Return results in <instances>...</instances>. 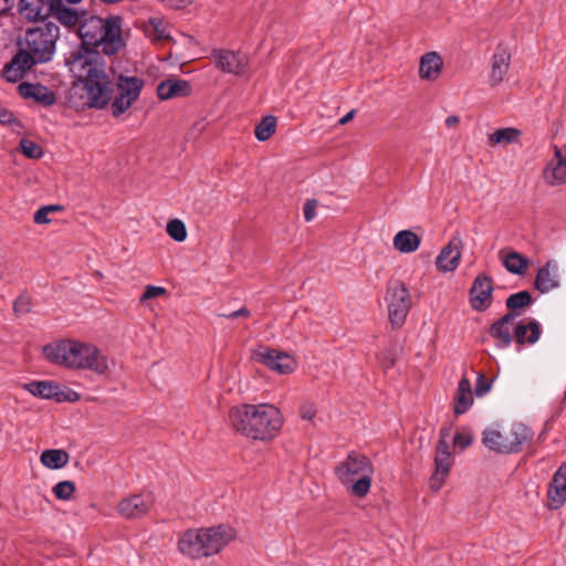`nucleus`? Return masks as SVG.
Here are the masks:
<instances>
[{
    "instance_id": "obj_1",
    "label": "nucleus",
    "mask_w": 566,
    "mask_h": 566,
    "mask_svg": "<svg viewBox=\"0 0 566 566\" xmlns=\"http://www.w3.org/2000/svg\"><path fill=\"white\" fill-rule=\"evenodd\" d=\"M78 33L82 44L65 56V64L73 76L83 82L88 105L104 108L111 102L113 88L96 49L101 48L106 55L116 54L122 49V18L92 15L80 24Z\"/></svg>"
},
{
    "instance_id": "obj_2",
    "label": "nucleus",
    "mask_w": 566,
    "mask_h": 566,
    "mask_svg": "<svg viewBox=\"0 0 566 566\" xmlns=\"http://www.w3.org/2000/svg\"><path fill=\"white\" fill-rule=\"evenodd\" d=\"M229 423L247 438L265 441L277 436L283 426V417L273 405L244 403L229 410Z\"/></svg>"
},
{
    "instance_id": "obj_3",
    "label": "nucleus",
    "mask_w": 566,
    "mask_h": 566,
    "mask_svg": "<svg viewBox=\"0 0 566 566\" xmlns=\"http://www.w3.org/2000/svg\"><path fill=\"white\" fill-rule=\"evenodd\" d=\"M45 358L67 369L92 370L104 375L109 370V360L92 344L72 339L50 343L43 347Z\"/></svg>"
},
{
    "instance_id": "obj_4",
    "label": "nucleus",
    "mask_w": 566,
    "mask_h": 566,
    "mask_svg": "<svg viewBox=\"0 0 566 566\" xmlns=\"http://www.w3.org/2000/svg\"><path fill=\"white\" fill-rule=\"evenodd\" d=\"M334 472L352 496L363 499L369 493L375 470L366 455L355 451L349 452L335 467Z\"/></svg>"
},
{
    "instance_id": "obj_5",
    "label": "nucleus",
    "mask_w": 566,
    "mask_h": 566,
    "mask_svg": "<svg viewBox=\"0 0 566 566\" xmlns=\"http://www.w3.org/2000/svg\"><path fill=\"white\" fill-rule=\"evenodd\" d=\"M59 36L60 30L54 23L30 28L20 40L18 52L25 55L33 65L48 63L54 55Z\"/></svg>"
},
{
    "instance_id": "obj_6",
    "label": "nucleus",
    "mask_w": 566,
    "mask_h": 566,
    "mask_svg": "<svg viewBox=\"0 0 566 566\" xmlns=\"http://www.w3.org/2000/svg\"><path fill=\"white\" fill-rule=\"evenodd\" d=\"M533 431L522 422L510 426L486 428L482 433V443L496 453H517L524 443L531 441Z\"/></svg>"
},
{
    "instance_id": "obj_7",
    "label": "nucleus",
    "mask_w": 566,
    "mask_h": 566,
    "mask_svg": "<svg viewBox=\"0 0 566 566\" xmlns=\"http://www.w3.org/2000/svg\"><path fill=\"white\" fill-rule=\"evenodd\" d=\"M385 301L391 326L394 328L401 327L412 306L411 295L406 284L401 281L390 282L387 286Z\"/></svg>"
},
{
    "instance_id": "obj_8",
    "label": "nucleus",
    "mask_w": 566,
    "mask_h": 566,
    "mask_svg": "<svg viewBox=\"0 0 566 566\" xmlns=\"http://www.w3.org/2000/svg\"><path fill=\"white\" fill-rule=\"evenodd\" d=\"M449 437L450 429L442 428L440 430V438L436 446L434 471L429 480L430 489L434 492L442 488L454 463V459L451 453V446L448 442Z\"/></svg>"
},
{
    "instance_id": "obj_9",
    "label": "nucleus",
    "mask_w": 566,
    "mask_h": 566,
    "mask_svg": "<svg viewBox=\"0 0 566 566\" xmlns=\"http://www.w3.org/2000/svg\"><path fill=\"white\" fill-rule=\"evenodd\" d=\"M145 81L138 76L119 75L116 81V95L112 102V114L120 116L139 98Z\"/></svg>"
},
{
    "instance_id": "obj_10",
    "label": "nucleus",
    "mask_w": 566,
    "mask_h": 566,
    "mask_svg": "<svg viewBox=\"0 0 566 566\" xmlns=\"http://www.w3.org/2000/svg\"><path fill=\"white\" fill-rule=\"evenodd\" d=\"M493 301V280L484 274H479L469 290V302L476 312L488 310Z\"/></svg>"
},
{
    "instance_id": "obj_11",
    "label": "nucleus",
    "mask_w": 566,
    "mask_h": 566,
    "mask_svg": "<svg viewBox=\"0 0 566 566\" xmlns=\"http://www.w3.org/2000/svg\"><path fill=\"white\" fill-rule=\"evenodd\" d=\"M200 530L207 557L218 554L235 538V531L229 525L220 524Z\"/></svg>"
},
{
    "instance_id": "obj_12",
    "label": "nucleus",
    "mask_w": 566,
    "mask_h": 566,
    "mask_svg": "<svg viewBox=\"0 0 566 566\" xmlns=\"http://www.w3.org/2000/svg\"><path fill=\"white\" fill-rule=\"evenodd\" d=\"M543 179L551 187L566 185V143L554 146V155L543 170Z\"/></svg>"
},
{
    "instance_id": "obj_13",
    "label": "nucleus",
    "mask_w": 566,
    "mask_h": 566,
    "mask_svg": "<svg viewBox=\"0 0 566 566\" xmlns=\"http://www.w3.org/2000/svg\"><path fill=\"white\" fill-rule=\"evenodd\" d=\"M151 493L132 494L117 504V513L129 520L145 516L154 505Z\"/></svg>"
},
{
    "instance_id": "obj_14",
    "label": "nucleus",
    "mask_w": 566,
    "mask_h": 566,
    "mask_svg": "<svg viewBox=\"0 0 566 566\" xmlns=\"http://www.w3.org/2000/svg\"><path fill=\"white\" fill-rule=\"evenodd\" d=\"M214 65L224 73L242 75L248 67V59L238 51L218 49L211 53Z\"/></svg>"
},
{
    "instance_id": "obj_15",
    "label": "nucleus",
    "mask_w": 566,
    "mask_h": 566,
    "mask_svg": "<svg viewBox=\"0 0 566 566\" xmlns=\"http://www.w3.org/2000/svg\"><path fill=\"white\" fill-rule=\"evenodd\" d=\"M255 356L260 363L283 375L293 373L297 366L294 357L276 349L263 348Z\"/></svg>"
},
{
    "instance_id": "obj_16",
    "label": "nucleus",
    "mask_w": 566,
    "mask_h": 566,
    "mask_svg": "<svg viewBox=\"0 0 566 566\" xmlns=\"http://www.w3.org/2000/svg\"><path fill=\"white\" fill-rule=\"evenodd\" d=\"M463 241L459 235L450 239L436 259V266L440 272H453L458 269L462 255Z\"/></svg>"
},
{
    "instance_id": "obj_17",
    "label": "nucleus",
    "mask_w": 566,
    "mask_h": 566,
    "mask_svg": "<svg viewBox=\"0 0 566 566\" xmlns=\"http://www.w3.org/2000/svg\"><path fill=\"white\" fill-rule=\"evenodd\" d=\"M511 64V52L509 48L499 44L491 57V70L488 75V84L491 87L500 85L509 72Z\"/></svg>"
},
{
    "instance_id": "obj_18",
    "label": "nucleus",
    "mask_w": 566,
    "mask_h": 566,
    "mask_svg": "<svg viewBox=\"0 0 566 566\" xmlns=\"http://www.w3.org/2000/svg\"><path fill=\"white\" fill-rule=\"evenodd\" d=\"M54 0H19V13L28 21H43L52 15Z\"/></svg>"
},
{
    "instance_id": "obj_19",
    "label": "nucleus",
    "mask_w": 566,
    "mask_h": 566,
    "mask_svg": "<svg viewBox=\"0 0 566 566\" xmlns=\"http://www.w3.org/2000/svg\"><path fill=\"white\" fill-rule=\"evenodd\" d=\"M23 388L32 396L41 399H55L56 401L73 400V398L61 390L57 382L52 380H33L24 384Z\"/></svg>"
},
{
    "instance_id": "obj_20",
    "label": "nucleus",
    "mask_w": 566,
    "mask_h": 566,
    "mask_svg": "<svg viewBox=\"0 0 566 566\" xmlns=\"http://www.w3.org/2000/svg\"><path fill=\"white\" fill-rule=\"evenodd\" d=\"M201 530H188L179 538L178 548L191 558L207 557Z\"/></svg>"
},
{
    "instance_id": "obj_21",
    "label": "nucleus",
    "mask_w": 566,
    "mask_h": 566,
    "mask_svg": "<svg viewBox=\"0 0 566 566\" xmlns=\"http://www.w3.org/2000/svg\"><path fill=\"white\" fill-rule=\"evenodd\" d=\"M518 313H506L490 327V335L497 340V345L507 347L512 342L514 321Z\"/></svg>"
},
{
    "instance_id": "obj_22",
    "label": "nucleus",
    "mask_w": 566,
    "mask_h": 566,
    "mask_svg": "<svg viewBox=\"0 0 566 566\" xmlns=\"http://www.w3.org/2000/svg\"><path fill=\"white\" fill-rule=\"evenodd\" d=\"M191 94V85L181 78H168L161 81L157 86L159 99L167 101L175 97H185Z\"/></svg>"
},
{
    "instance_id": "obj_23",
    "label": "nucleus",
    "mask_w": 566,
    "mask_h": 566,
    "mask_svg": "<svg viewBox=\"0 0 566 566\" xmlns=\"http://www.w3.org/2000/svg\"><path fill=\"white\" fill-rule=\"evenodd\" d=\"M18 91L23 98L33 99L45 107L55 103V94L41 84L21 83Z\"/></svg>"
},
{
    "instance_id": "obj_24",
    "label": "nucleus",
    "mask_w": 566,
    "mask_h": 566,
    "mask_svg": "<svg viewBox=\"0 0 566 566\" xmlns=\"http://www.w3.org/2000/svg\"><path fill=\"white\" fill-rule=\"evenodd\" d=\"M473 394L471 382L468 377L463 376L453 397V411L457 416L465 413L473 405Z\"/></svg>"
},
{
    "instance_id": "obj_25",
    "label": "nucleus",
    "mask_w": 566,
    "mask_h": 566,
    "mask_svg": "<svg viewBox=\"0 0 566 566\" xmlns=\"http://www.w3.org/2000/svg\"><path fill=\"white\" fill-rule=\"evenodd\" d=\"M534 285L541 293H547L556 289L558 286L556 263L548 261L544 266L539 268Z\"/></svg>"
},
{
    "instance_id": "obj_26",
    "label": "nucleus",
    "mask_w": 566,
    "mask_h": 566,
    "mask_svg": "<svg viewBox=\"0 0 566 566\" xmlns=\"http://www.w3.org/2000/svg\"><path fill=\"white\" fill-rule=\"evenodd\" d=\"M53 12L52 15L64 27L74 28L77 24H81V19L84 12H80L74 8H70L66 6L64 0H54L53 1Z\"/></svg>"
},
{
    "instance_id": "obj_27",
    "label": "nucleus",
    "mask_w": 566,
    "mask_h": 566,
    "mask_svg": "<svg viewBox=\"0 0 566 566\" xmlns=\"http://www.w3.org/2000/svg\"><path fill=\"white\" fill-rule=\"evenodd\" d=\"M32 66L33 64L30 60L18 52L11 62L4 66L2 74L8 82L15 83L23 78L25 73L31 70Z\"/></svg>"
},
{
    "instance_id": "obj_28",
    "label": "nucleus",
    "mask_w": 566,
    "mask_h": 566,
    "mask_svg": "<svg viewBox=\"0 0 566 566\" xmlns=\"http://www.w3.org/2000/svg\"><path fill=\"white\" fill-rule=\"evenodd\" d=\"M443 66V61L437 52H429L421 56L419 65V75L422 80H436Z\"/></svg>"
},
{
    "instance_id": "obj_29",
    "label": "nucleus",
    "mask_w": 566,
    "mask_h": 566,
    "mask_svg": "<svg viewBox=\"0 0 566 566\" xmlns=\"http://www.w3.org/2000/svg\"><path fill=\"white\" fill-rule=\"evenodd\" d=\"M539 336L541 326L536 321H531L527 324L520 322L517 325H514V338L520 345L525 343L534 344L538 340Z\"/></svg>"
},
{
    "instance_id": "obj_30",
    "label": "nucleus",
    "mask_w": 566,
    "mask_h": 566,
    "mask_svg": "<svg viewBox=\"0 0 566 566\" xmlns=\"http://www.w3.org/2000/svg\"><path fill=\"white\" fill-rule=\"evenodd\" d=\"M421 238L411 230H401L394 237L392 244L401 253H412L420 247Z\"/></svg>"
},
{
    "instance_id": "obj_31",
    "label": "nucleus",
    "mask_w": 566,
    "mask_h": 566,
    "mask_svg": "<svg viewBox=\"0 0 566 566\" xmlns=\"http://www.w3.org/2000/svg\"><path fill=\"white\" fill-rule=\"evenodd\" d=\"M522 135V132L514 127H505L501 129H496L492 134L488 135V144L491 147H495L499 145H510L517 143L520 140V137Z\"/></svg>"
},
{
    "instance_id": "obj_32",
    "label": "nucleus",
    "mask_w": 566,
    "mask_h": 566,
    "mask_svg": "<svg viewBox=\"0 0 566 566\" xmlns=\"http://www.w3.org/2000/svg\"><path fill=\"white\" fill-rule=\"evenodd\" d=\"M69 453L62 449L44 450L40 457L41 463L51 470L64 468L69 463Z\"/></svg>"
},
{
    "instance_id": "obj_33",
    "label": "nucleus",
    "mask_w": 566,
    "mask_h": 566,
    "mask_svg": "<svg viewBox=\"0 0 566 566\" xmlns=\"http://www.w3.org/2000/svg\"><path fill=\"white\" fill-rule=\"evenodd\" d=\"M502 261L505 269L513 274H523L528 266V260L515 251L509 252Z\"/></svg>"
},
{
    "instance_id": "obj_34",
    "label": "nucleus",
    "mask_w": 566,
    "mask_h": 566,
    "mask_svg": "<svg viewBox=\"0 0 566 566\" xmlns=\"http://www.w3.org/2000/svg\"><path fill=\"white\" fill-rule=\"evenodd\" d=\"M560 474H554L547 491V497L554 509H558L566 502V488L559 484Z\"/></svg>"
},
{
    "instance_id": "obj_35",
    "label": "nucleus",
    "mask_w": 566,
    "mask_h": 566,
    "mask_svg": "<svg viewBox=\"0 0 566 566\" xmlns=\"http://www.w3.org/2000/svg\"><path fill=\"white\" fill-rule=\"evenodd\" d=\"M276 117L268 115L256 124L254 129L255 138L260 142H265L271 138L276 129Z\"/></svg>"
},
{
    "instance_id": "obj_36",
    "label": "nucleus",
    "mask_w": 566,
    "mask_h": 566,
    "mask_svg": "<svg viewBox=\"0 0 566 566\" xmlns=\"http://www.w3.org/2000/svg\"><path fill=\"white\" fill-rule=\"evenodd\" d=\"M532 303V296L528 291H521L512 294L506 298V307L510 310L509 313H516V310L528 306Z\"/></svg>"
},
{
    "instance_id": "obj_37",
    "label": "nucleus",
    "mask_w": 566,
    "mask_h": 566,
    "mask_svg": "<svg viewBox=\"0 0 566 566\" xmlns=\"http://www.w3.org/2000/svg\"><path fill=\"white\" fill-rule=\"evenodd\" d=\"M168 235L177 242H184L187 239V229L180 219H172L166 226Z\"/></svg>"
},
{
    "instance_id": "obj_38",
    "label": "nucleus",
    "mask_w": 566,
    "mask_h": 566,
    "mask_svg": "<svg viewBox=\"0 0 566 566\" xmlns=\"http://www.w3.org/2000/svg\"><path fill=\"white\" fill-rule=\"evenodd\" d=\"M75 490L76 488L74 482L61 481L53 486L52 492L56 499L61 501H69L73 497Z\"/></svg>"
},
{
    "instance_id": "obj_39",
    "label": "nucleus",
    "mask_w": 566,
    "mask_h": 566,
    "mask_svg": "<svg viewBox=\"0 0 566 566\" xmlns=\"http://www.w3.org/2000/svg\"><path fill=\"white\" fill-rule=\"evenodd\" d=\"M20 149L25 157L31 159H39L43 155L42 148L30 139H21Z\"/></svg>"
},
{
    "instance_id": "obj_40",
    "label": "nucleus",
    "mask_w": 566,
    "mask_h": 566,
    "mask_svg": "<svg viewBox=\"0 0 566 566\" xmlns=\"http://www.w3.org/2000/svg\"><path fill=\"white\" fill-rule=\"evenodd\" d=\"M493 380H488L482 373L478 374L475 384V395L482 397L492 388Z\"/></svg>"
},
{
    "instance_id": "obj_41",
    "label": "nucleus",
    "mask_w": 566,
    "mask_h": 566,
    "mask_svg": "<svg viewBox=\"0 0 566 566\" xmlns=\"http://www.w3.org/2000/svg\"><path fill=\"white\" fill-rule=\"evenodd\" d=\"M166 292L167 291L165 287L148 285V286H146V290L144 291V293L140 297V301L145 302V301H148L151 298H156L158 296L166 294Z\"/></svg>"
},
{
    "instance_id": "obj_42",
    "label": "nucleus",
    "mask_w": 566,
    "mask_h": 566,
    "mask_svg": "<svg viewBox=\"0 0 566 566\" xmlns=\"http://www.w3.org/2000/svg\"><path fill=\"white\" fill-rule=\"evenodd\" d=\"M317 413L316 406L313 402H304L300 407V417L303 420H313Z\"/></svg>"
},
{
    "instance_id": "obj_43",
    "label": "nucleus",
    "mask_w": 566,
    "mask_h": 566,
    "mask_svg": "<svg viewBox=\"0 0 566 566\" xmlns=\"http://www.w3.org/2000/svg\"><path fill=\"white\" fill-rule=\"evenodd\" d=\"M472 442V436L468 431L457 432L453 437V446L465 449Z\"/></svg>"
},
{
    "instance_id": "obj_44",
    "label": "nucleus",
    "mask_w": 566,
    "mask_h": 566,
    "mask_svg": "<svg viewBox=\"0 0 566 566\" xmlns=\"http://www.w3.org/2000/svg\"><path fill=\"white\" fill-rule=\"evenodd\" d=\"M150 24L155 31L156 40H165L169 36L164 23L159 19H150Z\"/></svg>"
},
{
    "instance_id": "obj_45",
    "label": "nucleus",
    "mask_w": 566,
    "mask_h": 566,
    "mask_svg": "<svg viewBox=\"0 0 566 566\" xmlns=\"http://www.w3.org/2000/svg\"><path fill=\"white\" fill-rule=\"evenodd\" d=\"M13 310L17 314H25L31 311V302L27 296H20L13 304Z\"/></svg>"
},
{
    "instance_id": "obj_46",
    "label": "nucleus",
    "mask_w": 566,
    "mask_h": 566,
    "mask_svg": "<svg viewBox=\"0 0 566 566\" xmlns=\"http://www.w3.org/2000/svg\"><path fill=\"white\" fill-rule=\"evenodd\" d=\"M316 207H317V201L315 199H310L304 203L303 213H304V219L306 222H310L315 218Z\"/></svg>"
},
{
    "instance_id": "obj_47",
    "label": "nucleus",
    "mask_w": 566,
    "mask_h": 566,
    "mask_svg": "<svg viewBox=\"0 0 566 566\" xmlns=\"http://www.w3.org/2000/svg\"><path fill=\"white\" fill-rule=\"evenodd\" d=\"M49 214L50 213L44 209V207H41L38 211H35L33 221L38 224H48L51 222Z\"/></svg>"
},
{
    "instance_id": "obj_48",
    "label": "nucleus",
    "mask_w": 566,
    "mask_h": 566,
    "mask_svg": "<svg viewBox=\"0 0 566 566\" xmlns=\"http://www.w3.org/2000/svg\"><path fill=\"white\" fill-rule=\"evenodd\" d=\"M13 122H15L14 115L10 111L0 105V123L11 124Z\"/></svg>"
},
{
    "instance_id": "obj_49",
    "label": "nucleus",
    "mask_w": 566,
    "mask_h": 566,
    "mask_svg": "<svg viewBox=\"0 0 566 566\" xmlns=\"http://www.w3.org/2000/svg\"><path fill=\"white\" fill-rule=\"evenodd\" d=\"M221 316L227 318L249 317L250 311L247 307H241L238 311L231 312L230 314H222Z\"/></svg>"
},
{
    "instance_id": "obj_50",
    "label": "nucleus",
    "mask_w": 566,
    "mask_h": 566,
    "mask_svg": "<svg viewBox=\"0 0 566 566\" xmlns=\"http://www.w3.org/2000/svg\"><path fill=\"white\" fill-rule=\"evenodd\" d=\"M13 7V0H0V15L7 13Z\"/></svg>"
},
{
    "instance_id": "obj_51",
    "label": "nucleus",
    "mask_w": 566,
    "mask_h": 566,
    "mask_svg": "<svg viewBox=\"0 0 566 566\" xmlns=\"http://www.w3.org/2000/svg\"><path fill=\"white\" fill-rule=\"evenodd\" d=\"M554 474H560L559 484L566 488V462Z\"/></svg>"
},
{
    "instance_id": "obj_52",
    "label": "nucleus",
    "mask_w": 566,
    "mask_h": 566,
    "mask_svg": "<svg viewBox=\"0 0 566 566\" xmlns=\"http://www.w3.org/2000/svg\"><path fill=\"white\" fill-rule=\"evenodd\" d=\"M460 123V118L457 115H451L446 118V125L447 127H453L457 126Z\"/></svg>"
},
{
    "instance_id": "obj_53",
    "label": "nucleus",
    "mask_w": 566,
    "mask_h": 566,
    "mask_svg": "<svg viewBox=\"0 0 566 566\" xmlns=\"http://www.w3.org/2000/svg\"><path fill=\"white\" fill-rule=\"evenodd\" d=\"M354 115H355V109H352L350 112H348L345 116H343L339 119V124L345 125V124L349 123L354 118Z\"/></svg>"
},
{
    "instance_id": "obj_54",
    "label": "nucleus",
    "mask_w": 566,
    "mask_h": 566,
    "mask_svg": "<svg viewBox=\"0 0 566 566\" xmlns=\"http://www.w3.org/2000/svg\"><path fill=\"white\" fill-rule=\"evenodd\" d=\"M44 209L51 213V212H59V211H62L63 210V207L60 206V205H50V206H44Z\"/></svg>"
},
{
    "instance_id": "obj_55",
    "label": "nucleus",
    "mask_w": 566,
    "mask_h": 566,
    "mask_svg": "<svg viewBox=\"0 0 566 566\" xmlns=\"http://www.w3.org/2000/svg\"><path fill=\"white\" fill-rule=\"evenodd\" d=\"M67 4H77L82 2L83 0H64Z\"/></svg>"
}]
</instances>
